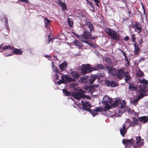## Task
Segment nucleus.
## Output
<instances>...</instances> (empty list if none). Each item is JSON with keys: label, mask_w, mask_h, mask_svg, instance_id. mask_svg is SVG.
I'll use <instances>...</instances> for the list:
<instances>
[{"label": "nucleus", "mask_w": 148, "mask_h": 148, "mask_svg": "<svg viewBox=\"0 0 148 148\" xmlns=\"http://www.w3.org/2000/svg\"><path fill=\"white\" fill-rule=\"evenodd\" d=\"M106 83L108 86H110L111 87H115L117 86L116 82L112 80H108L106 81Z\"/></svg>", "instance_id": "obj_21"}, {"label": "nucleus", "mask_w": 148, "mask_h": 148, "mask_svg": "<svg viewBox=\"0 0 148 148\" xmlns=\"http://www.w3.org/2000/svg\"><path fill=\"white\" fill-rule=\"evenodd\" d=\"M24 0H19V1H21L22 2H24Z\"/></svg>", "instance_id": "obj_61"}, {"label": "nucleus", "mask_w": 148, "mask_h": 148, "mask_svg": "<svg viewBox=\"0 0 148 148\" xmlns=\"http://www.w3.org/2000/svg\"><path fill=\"white\" fill-rule=\"evenodd\" d=\"M63 93L66 96H71L72 94L66 89H63L62 90Z\"/></svg>", "instance_id": "obj_30"}, {"label": "nucleus", "mask_w": 148, "mask_h": 148, "mask_svg": "<svg viewBox=\"0 0 148 148\" xmlns=\"http://www.w3.org/2000/svg\"><path fill=\"white\" fill-rule=\"evenodd\" d=\"M124 76L125 77V82L127 83H128L130 81L131 79V77L130 76L129 73L127 71L125 72Z\"/></svg>", "instance_id": "obj_24"}, {"label": "nucleus", "mask_w": 148, "mask_h": 148, "mask_svg": "<svg viewBox=\"0 0 148 148\" xmlns=\"http://www.w3.org/2000/svg\"><path fill=\"white\" fill-rule=\"evenodd\" d=\"M53 62H52L53 64L52 65V69H53V71H54L56 74L59 73H60V72L57 69V67L56 66L53 65Z\"/></svg>", "instance_id": "obj_35"}, {"label": "nucleus", "mask_w": 148, "mask_h": 148, "mask_svg": "<svg viewBox=\"0 0 148 148\" xmlns=\"http://www.w3.org/2000/svg\"><path fill=\"white\" fill-rule=\"evenodd\" d=\"M138 119L140 122L143 123H145L148 121V117L146 116L139 117Z\"/></svg>", "instance_id": "obj_27"}, {"label": "nucleus", "mask_w": 148, "mask_h": 148, "mask_svg": "<svg viewBox=\"0 0 148 148\" xmlns=\"http://www.w3.org/2000/svg\"><path fill=\"white\" fill-rule=\"evenodd\" d=\"M64 81V80H63V79L61 78V79L58 81L57 82V83L58 84H61L65 83Z\"/></svg>", "instance_id": "obj_42"}, {"label": "nucleus", "mask_w": 148, "mask_h": 148, "mask_svg": "<svg viewBox=\"0 0 148 148\" xmlns=\"http://www.w3.org/2000/svg\"><path fill=\"white\" fill-rule=\"evenodd\" d=\"M45 27L48 28L50 25V20L47 19L46 18H45Z\"/></svg>", "instance_id": "obj_33"}, {"label": "nucleus", "mask_w": 148, "mask_h": 148, "mask_svg": "<svg viewBox=\"0 0 148 148\" xmlns=\"http://www.w3.org/2000/svg\"><path fill=\"white\" fill-rule=\"evenodd\" d=\"M5 23L6 24H8V20L7 19H6V20H5Z\"/></svg>", "instance_id": "obj_59"}, {"label": "nucleus", "mask_w": 148, "mask_h": 148, "mask_svg": "<svg viewBox=\"0 0 148 148\" xmlns=\"http://www.w3.org/2000/svg\"><path fill=\"white\" fill-rule=\"evenodd\" d=\"M106 68L108 70V72L109 75L113 76L116 75V70L114 69H112L108 66H106Z\"/></svg>", "instance_id": "obj_13"}, {"label": "nucleus", "mask_w": 148, "mask_h": 148, "mask_svg": "<svg viewBox=\"0 0 148 148\" xmlns=\"http://www.w3.org/2000/svg\"><path fill=\"white\" fill-rule=\"evenodd\" d=\"M81 102L83 108L85 110L90 112L93 117L97 114V112H101L103 110V109L100 107H96L95 109L90 110V105L89 103L88 102H84L82 100Z\"/></svg>", "instance_id": "obj_1"}, {"label": "nucleus", "mask_w": 148, "mask_h": 148, "mask_svg": "<svg viewBox=\"0 0 148 148\" xmlns=\"http://www.w3.org/2000/svg\"><path fill=\"white\" fill-rule=\"evenodd\" d=\"M145 59L143 57H142L141 58H140V61H143L145 60Z\"/></svg>", "instance_id": "obj_58"}, {"label": "nucleus", "mask_w": 148, "mask_h": 148, "mask_svg": "<svg viewBox=\"0 0 148 148\" xmlns=\"http://www.w3.org/2000/svg\"><path fill=\"white\" fill-rule=\"evenodd\" d=\"M112 99L110 98V97L109 99V101H108V103H109L110 104H112Z\"/></svg>", "instance_id": "obj_50"}, {"label": "nucleus", "mask_w": 148, "mask_h": 148, "mask_svg": "<svg viewBox=\"0 0 148 148\" xmlns=\"http://www.w3.org/2000/svg\"><path fill=\"white\" fill-rule=\"evenodd\" d=\"M135 36L136 35L134 34H132L131 36L132 40L133 42H135V41L136 39Z\"/></svg>", "instance_id": "obj_37"}, {"label": "nucleus", "mask_w": 148, "mask_h": 148, "mask_svg": "<svg viewBox=\"0 0 148 148\" xmlns=\"http://www.w3.org/2000/svg\"><path fill=\"white\" fill-rule=\"evenodd\" d=\"M52 39V38L51 37V36L50 35H49L48 37L47 38V40L48 41V43H49V42L51 41V40Z\"/></svg>", "instance_id": "obj_47"}, {"label": "nucleus", "mask_w": 148, "mask_h": 148, "mask_svg": "<svg viewBox=\"0 0 148 148\" xmlns=\"http://www.w3.org/2000/svg\"><path fill=\"white\" fill-rule=\"evenodd\" d=\"M133 147L134 148H137V147L135 145H133Z\"/></svg>", "instance_id": "obj_60"}, {"label": "nucleus", "mask_w": 148, "mask_h": 148, "mask_svg": "<svg viewBox=\"0 0 148 148\" xmlns=\"http://www.w3.org/2000/svg\"><path fill=\"white\" fill-rule=\"evenodd\" d=\"M97 76L96 75H93L90 77L89 80V83H93L96 79L97 78Z\"/></svg>", "instance_id": "obj_29"}, {"label": "nucleus", "mask_w": 148, "mask_h": 148, "mask_svg": "<svg viewBox=\"0 0 148 148\" xmlns=\"http://www.w3.org/2000/svg\"><path fill=\"white\" fill-rule=\"evenodd\" d=\"M92 10H93V9L92 10Z\"/></svg>", "instance_id": "obj_63"}, {"label": "nucleus", "mask_w": 148, "mask_h": 148, "mask_svg": "<svg viewBox=\"0 0 148 148\" xmlns=\"http://www.w3.org/2000/svg\"><path fill=\"white\" fill-rule=\"evenodd\" d=\"M120 108H121L123 109L124 108L125 106V103H120Z\"/></svg>", "instance_id": "obj_44"}, {"label": "nucleus", "mask_w": 148, "mask_h": 148, "mask_svg": "<svg viewBox=\"0 0 148 148\" xmlns=\"http://www.w3.org/2000/svg\"><path fill=\"white\" fill-rule=\"evenodd\" d=\"M125 60L127 61V64L128 65H129L130 64V62H129V60H128L127 58V57H126L125 58Z\"/></svg>", "instance_id": "obj_52"}, {"label": "nucleus", "mask_w": 148, "mask_h": 148, "mask_svg": "<svg viewBox=\"0 0 148 148\" xmlns=\"http://www.w3.org/2000/svg\"><path fill=\"white\" fill-rule=\"evenodd\" d=\"M121 103V101L118 100H116L112 104L113 106L116 107L118 105Z\"/></svg>", "instance_id": "obj_34"}, {"label": "nucleus", "mask_w": 148, "mask_h": 148, "mask_svg": "<svg viewBox=\"0 0 148 148\" xmlns=\"http://www.w3.org/2000/svg\"><path fill=\"white\" fill-rule=\"evenodd\" d=\"M147 95V94L146 93H143V92H141L140 93L138 97L137 98L133 100L132 101V102L133 103H136L138 101V100L140 99L141 98H143L144 97Z\"/></svg>", "instance_id": "obj_19"}, {"label": "nucleus", "mask_w": 148, "mask_h": 148, "mask_svg": "<svg viewBox=\"0 0 148 148\" xmlns=\"http://www.w3.org/2000/svg\"><path fill=\"white\" fill-rule=\"evenodd\" d=\"M91 35V34L89 31H85L82 35L80 36L79 38L81 41L87 44H88V42L85 40L84 39L89 40L90 39Z\"/></svg>", "instance_id": "obj_6"}, {"label": "nucleus", "mask_w": 148, "mask_h": 148, "mask_svg": "<svg viewBox=\"0 0 148 148\" xmlns=\"http://www.w3.org/2000/svg\"><path fill=\"white\" fill-rule=\"evenodd\" d=\"M129 88L130 90L132 91L136 90L137 89L136 87L133 84H131L130 83H129Z\"/></svg>", "instance_id": "obj_32"}, {"label": "nucleus", "mask_w": 148, "mask_h": 148, "mask_svg": "<svg viewBox=\"0 0 148 148\" xmlns=\"http://www.w3.org/2000/svg\"><path fill=\"white\" fill-rule=\"evenodd\" d=\"M95 3V5H97V7H99V1L98 0H93Z\"/></svg>", "instance_id": "obj_46"}, {"label": "nucleus", "mask_w": 148, "mask_h": 148, "mask_svg": "<svg viewBox=\"0 0 148 148\" xmlns=\"http://www.w3.org/2000/svg\"><path fill=\"white\" fill-rule=\"evenodd\" d=\"M55 77H56V80H58L59 77V75L57 74L55 75Z\"/></svg>", "instance_id": "obj_56"}, {"label": "nucleus", "mask_w": 148, "mask_h": 148, "mask_svg": "<svg viewBox=\"0 0 148 148\" xmlns=\"http://www.w3.org/2000/svg\"><path fill=\"white\" fill-rule=\"evenodd\" d=\"M94 70H98L100 69L101 70L105 69L104 67L102 65L99 64L95 66Z\"/></svg>", "instance_id": "obj_31"}, {"label": "nucleus", "mask_w": 148, "mask_h": 148, "mask_svg": "<svg viewBox=\"0 0 148 148\" xmlns=\"http://www.w3.org/2000/svg\"><path fill=\"white\" fill-rule=\"evenodd\" d=\"M71 76L74 78L78 79L80 76L79 73L77 71H73L71 72Z\"/></svg>", "instance_id": "obj_25"}, {"label": "nucleus", "mask_w": 148, "mask_h": 148, "mask_svg": "<svg viewBox=\"0 0 148 148\" xmlns=\"http://www.w3.org/2000/svg\"><path fill=\"white\" fill-rule=\"evenodd\" d=\"M68 21L69 24L70 26V27H72L73 24V21L70 20V18H68Z\"/></svg>", "instance_id": "obj_38"}, {"label": "nucleus", "mask_w": 148, "mask_h": 148, "mask_svg": "<svg viewBox=\"0 0 148 148\" xmlns=\"http://www.w3.org/2000/svg\"><path fill=\"white\" fill-rule=\"evenodd\" d=\"M3 54L5 57L10 56L13 55V54L12 52H11V53H3Z\"/></svg>", "instance_id": "obj_43"}, {"label": "nucleus", "mask_w": 148, "mask_h": 148, "mask_svg": "<svg viewBox=\"0 0 148 148\" xmlns=\"http://www.w3.org/2000/svg\"><path fill=\"white\" fill-rule=\"evenodd\" d=\"M138 76L139 77H142L144 75V74L143 72L141 71H139L137 73Z\"/></svg>", "instance_id": "obj_40"}, {"label": "nucleus", "mask_w": 148, "mask_h": 148, "mask_svg": "<svg viewBox=\"0 0 148 148\" xmlns=\"http://www.w3.org/2000/svg\"><path fill=\"white\" fill-rule=\"evenodd\" d=\"M138 42L139 43V45H140V47H141L142 45V44L143 43V40L142 38H141L140 39V40L138 41Z\"/></svg>", "instance_id": "obj_45"}, {"label": "nucleus", "mask_w": 148, "mask_h": 148, "mask_svg": "<svg viewBox=\"0 0 148 148\" xmlns=\"http://www.w3.org/2000/svg\"><path fill=\"white\" fill-rule=\"evenodd\" d=\"M129 39V37L127 36H126L124 37V40L125 41H127Z\"/></svg>", "instance_id": "obj_48"}, {"label": "nucleus", "mask_w": 148, "mask_h": 148, "mask_svg": "<svg viewBox=\"0 0 148 148\" xmlns=\"http://www.w3.org/2000/svg\"><path fill=\"white\" fill-rule=\"evenodd\" d=\"M98 36L97 35L95 36L94 37H92V36L91 37L90 39H92V40L95 39L97 38Z\"/></svg>", "instance_id": "obj_51"}, {"label": "nucleus", "mask_w": 148, "mask_h": 148, "mask_svg": "<svg viewBox=\"0 0 148 148\" xmlns=\"http://www.w3.org/2000/svg\"><path fill=\"white\" fill-rule=\"evenodd\" d=\"M72 95L74 98L78 100H80L81 98H87V95L84 94L80 93L78 92L72 94Z\"/></svg>", "instance_id": "obj_12"}, {"label": "nucleus", "mask_w": 148, "mask_h": 148, "mask_svg": "<svg viewBox=\"0 0 148 148\" xmlns=\"http://www.w3.org/2000/svg\"><path fill=\"white\" fill-rule=\"evenodd\" d=\"M29 1L28 0H25L24 2H25L26 3L29 4Z\"/></svg>", "instance_id": "obj_57"}, {"label": "nucleus", "mask_w": 148, "mask_h": 148, "mask_svg": "<svg viewBox=\"0 0 148 148\" xmlns=\"http://www.w3.org/2000/svg\"><path fill=\"white\" fill-rule=\"evenodd\" d=\"M134 53L136 55H138L140 49L139 47V44L136 42L134 44Z\"/></svg>", "instance_id": "obj_18"}, {"label": "nucleus", "mask_w": 148, "mask_h": 148, "mask_svg": "<svg viewBox=\"0 0 148 148\" xmlns=\"http://www.w3.org/2000/svg\"><path fill=\"white\" fill-rule=\"evenodd\" d=\"M67 66V63L66 62L64 61L61 64L59 65V67L61 71H63L65 70Z\"/></svg>", "instance_id": "obj_20"}, {"label": "nucleus", "mask_w": 148, "mask_h": 148, "mask_svg": "<svg viewBox=\"0 0 148 148\" xmlns=\"http://www.w3.org/2000/svg\"><path fill=\"white\" fill-rule=\"evenodd\" d=\"M134 144H136L138 146L142 147L143 145L144 144V140L142 139L140 136L134 137Z\"/></svg>", "instance_id": "obj_9"}, {"label": "nucleus", "mask_w": 148, "mask_h": 148, "mask_svg": "<svg viewBox=\"0 0 148 148\" xmlns=\"http://www.w3.org/2000/svg\"><path fill=\"white\" fill-rule=\"evenodd\" d=\"M119 113H121V112H120V110L119 111Z\"/></svg>", "instance_id": "obj_62"}, {"label": "nucleus", "mask_w": 148, "mask_h": 148, "mask_svg": "<svg viewBox=\"0 0 148 148\" xmlns=\"http://www.w3.org/2000/svg\"><path fill=\"white\" fill-rule=\"evenodd\" d=\"M88 76H85L84 77H81L80 78V79L79 82L80 83H86L88 82Z\"/></svg>", "instance_id": "obj_22"}, {"label": "nucleus", "mask_w": 148, "mask_h": 148, "mask_svg": "<svg viewBox=\"0 0 148 148\" xmlns=\"http://www.w3.org/2000/svg\"><path fill=\"white\" fill-rule=\"evenodd\" d=\"M89 5L91 6V7L93 9V10H92V11L94 12H95V10L94 8V5L93 3L91 2H89Z\"/></svg>", "instance_id": "obj_41"}, {"label": "nucleus", "mask_w": 148, "mask_h": 148, "mask_svg": "<svg viewBox=\"0 0 148 148\" xmlns=\"http://www.w3.org/2000/svg\"><path fill=\"white\" fill-rule=\"evenodd\" d=\"M131 13V12L130 11V10H129L127 11V14H128V16L129 17V18H130V14Z\"/></svg>", "instance_id": "obj_53"}, {"label": "nucleus", "mask_w": 148, "mask_h": 148, "mask_svg": "<svg viewBox=\"0 0 148 148\" xmlns=\"http://www.w3.org/2000/svg\"><path fill=\"white\" fill-rule=\"evenodd\" d=\"M127 124H129V122H126L122 126V127L120 128V134L123 137L125 136V134L127 132L128 129L130 126L129 125L127 127H126L127 125Z\"/></svg>", "instance_id": "obj_10"}, {"label": "nucleus", "mask_w": 148, "mask_h": 148, "mask_svg": "<svg viewBox=\"0 0 148 148\" xmlns=\"http://www.w3.org/2000/svg\"><path fill=\"white\" fill-rule=\"evenodd\" d=\"M109 97L108 96H105L103 99V102L106 106V108L108 109H109L111 108V106L108 103Z\"/></svg>", "instance_id": "obj_16"}, {"label": "nucleus", "mask_w": 148, "mask_h": 148, "mask_svg": "<svg viewBox=\"0 0 148 148\" xmlns=\"http://www.w3.org/2000/svg\"><path fill=\"white\" fill-rule=\"evenodd\" d=\"M142 5L143 7V9L144 10V13H145V6L142 3Z\"/></svg>", "instance_id": "obj_54"}, {"label": "nucleus", "mask_w": 148, "mask_h": 148, "mask_svg": "<svg viewBox=\"0 0 148 148\" xmlns=\"http://www.w3.org/2000/svg\"><path fill=\"white\" fill-rule=\"evenodd\" d=\"M139 82L140 83V88L142 92L145 93L148 91V81L144 79H141L139 78Z\"/></svg>", "instance_id": "obj_4"}, {"label": "nucleus", "mask_w": 148, "mask_h": 148, "mask_svg": "<svg viewBox=\"0 0 148 148\" xmlns=\"http://www.w3.org/2000/svg\"><path fill=\"white\" fill-rule=\"evenodd\" d=\"M105 62L108 64H111L110 59L109 58H107L105 60Z\"/></svg>", "instance_id": "obj_39"}, {"label": "nucleus", "mask_w": 148, "mask_h": 148, "mask_svg": "<svg viewBox=\"0 0 148 148\" xmlns=\"http://www.w3.org/2000/svg\"><path fill=\"white\" fill-rule=\"evenodd\" d=\"M125 72L124 70L121 69H117L116 70V76L119 79H122L124 77Z\"/></svg>", "instance_id": "obj_11"}, {"label": "nucleus", "mask_w": 148, "mask_h": 148, "mask_svg": "<svg viewBox=\"0 0 148 148\" xmlns=\"http://www.w3.org/2000/svg\"><path fill=\"white\" fill-rule=\"evenodd\" d=\"M133 122L130 121L128 122L130 123V126H134L138 123V120L136 117H134L133 118Z\"/></svg>", "instance_id": "obj_23"}, {"label": "nucleus", "mask_w": 148, "mask_h": 148, "mask_svg": "<svg viewBox=\"0 0 148 148\" xmlns=\"http://www.w3.org/2000/svg\"><path fill=\"white\" fill-rule=\"evenodd\" d=\"M134 138L130 139H123L122 140V143L124 145L125 148H131L134 144Z\"/></svg>", "instance_id": "obj_7"}, {"label": "nucleus", "mask_w": 148, "mask_h": 148, "mask_svg": "<svg viewBox=\"0 0 148 148\" xmlns=\"http://www.w3.org/2000/svg\"><path fill=\"white\" fill-rule=\"evenodd\" d=\"M61 78L63 79L64 83L73 82L74 81V79H73L69 77L68 75H62L61 77Z\"/></svg>", "instance_id": "obj_14"}, {"label": "nucleus", "mask_w": 148, "mask_h": 148, "mask_svg": "<svg viewBox=\"0 0 148 148\" xmlns=\"http://www.w3.org/2000/svg\"><path fill=\"white\" fill-rule=\"evenodd\" d=\"M80 18L82 20V27L84 28V26L87 25L89 29V31L90 33L93 32L94 30V25L90 22H87V19L84 15H82L79 16Z\"/></svg>", "instance_id": "obj_2"}, {"label": "nucleus", "mask_w": 148, "mask_h": 148, "mask_svg": "<svg viewBox=\"0 0 148 148\" xmlns=\"http://www.w3.org/2000/svg\"><path fill=\"white\" fill-rule=\"evenodd\" d=\"M73 42L78 47H81L82 46L81 43L77 40H75Z\"/></svg>", "instance_id": "obj_36"}, {"label": "nucleus", "mask_w": 148, "mask_h": 148, "mask_svg": "<svg viewBox=\"0 0 148 148\" xmlns=\"http://www.w3.org/2000/svg\"><path fill=\"white\" fill-rule=\"evenodd\" d=\"M45 56L47 58H50L51 57V56L50 55H45Z\"/></svg>", "instance_id": "obj_55"}, {"label": "nucleus", "mask_w": 148, "mask_h": 148, "mask_svg": "<svg viewBox=\"0 0 148 148\" xmlns=\"http://www.w3.org/2000/svg\"><path fill=\"white\" fill-rule=\"evenodd\" d=\"M13 51L12 53L15 54L21 55L22 54L23 52L21 50L19 49L14 48L13 49Z\"/></svg>", "instance_id": "obj_26"}, {"label": "nucleus", "mask_w": 148, "mask_h": 148, "mask_svg": "<svg viewBox=\"0 0 148 148\" xmlns=\"http://www.w3.org/2000/svg\"><path fill=\"white\" fill-rule=\"evenodd\" d=\"M105 31L106 33L111 37V39L116 41L120 40V36L117 32L109 28H106Z\"/></svg>", "instance_id": "obj_3"}, {"label": "nucleus", "mask_w": 148, "mask_h": 148, "mask_svg": "<svg viewBox=\"0 0 148 148\" xmlns=\"http://www.w3.org/2000/svg\"><path fill=\"white\" fill-rule=\"evenodd\" d=\"M1 45H0V52H2L4 50L8 49L11 50L14 49V47L10 45H5L2 49Z\"/></svg>", "instance_id": "obj_17"}, {"label": "nucleus", "mask_w": 148, "mask_h": 148, "mask_svg": "<svg viewBox=\"0 0 148 148\" xmlns=\"http://www.w3.org/2000/svg\"><path fill=\"white\" fill-rule=\"evenodd\" d=\"M119 50L121 51L122 52V53H123V55L125 57V58L126 57H127L126 54L124 52V51H123L121 49H120Z\"/></svg>", "instance_id": "obj_49"}, {"label": "nucleus", "mask_w": 148, "mask_h": 148, "mask_svg": "<svg viewBox=\"0 0 148 148\" xmlns=\"http://www.w3.org/2000/svg\"><path fill=\"white\" fill-rule=\"evenodd\" d=\"M132 27L134 28V31L139 34L141 32L143 28L141 24L139 21L136 22L132 26Z\"/></svg>", "instance_id": "obj_8"}, {"label": "nucleus", "mask_w": 148, "mask_h": 148, "mask_svg": "<svg viewBox=\"0 0 148 148\" xmlns=\"http://www.w3.org/2000/svg\"><path fill=\"white\" fill-rule=\"evenodd\" d=\"M90 64H83L81 69V73L83 74L90 73L94 70V68L91 67Z\"/></svg>", "instance_id": "obj_5"}, {"label": "nucleus", "mask_w": 148, "mask_h": 148, "mask_svg": "<svg viewBox=\"0 0 148 148\" xmlns=\"http://www.w3.org/2000/svg\"><path fill=\"white\" fill-rule=\"evenodd\" d=\"M85 90L91 93H93L95 91L94 88L92 86H87L85 88Z\"/></svg>", "instance_id": "obj_28"}, {"label": "nucleus", "mask_w": 148, "mask_h": 148, "mask_svg": "<svg viewBox=\"0 0 148 148\" xmlns=\"http://www.w3.org/2000/svg\"><path fill=\"white\" fill-rule=\"evenodd\" d=\"M55 2L59 6H61L63 10H65L67 9L66 3L62 2L61 0H55Z\"/></svg>", "instance_id": "obj_15"}]
</instances>
